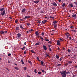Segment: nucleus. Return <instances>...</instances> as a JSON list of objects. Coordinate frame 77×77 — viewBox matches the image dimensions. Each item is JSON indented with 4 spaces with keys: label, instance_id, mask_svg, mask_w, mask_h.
I'll use <instances>...</instances> for the list:
<instances>
[{
    "label": "nucleus",
    "instance_id": "obj_35",
    "mask_svg": "<svg viewBox=\"0 0 77 77\" xmlns=\"http://www.w3.org/2000/svg\"><path fill=\"white\" fill-rule=\"evenodd\" d=\"M49 56H50L49 55L47 54L46 56L45 57H49Z\"/></svg>",
    "mask_w": 77,
    "mask_h": 77
},
{
    "label": "nucleus",
    "instance_id": "obj_40",
    "mask_svg": "<svg viewBox=\"0 0 77 77\" xmlns=\"http://www.w3.org/2000/svg\"><path fill=\"white\" fill-rule=\"evenodd\" d=\"M15 22L16 23H18V20H15Z\"/></svg>",
    "mask_w": 77,
    "mask_h": 77
},
{
    "label": "nucleus",
    "instance_id": "obj_11",
    "mask_svg": "<svg viewBox=\"0 0 77 77\" xmlns=\"http://www.w3.org/2000/svg\"><path fill=\"white\" fill-rule=\"evenodd\" d=\"M5 33L4 31H1L0 32V34H1V35H3Z\"/></svg>",
    "mask_w": 77,
    "mask_h": 77
},
{
    "label": "nucleus",
    "instance_id": "obj_41",
    "mask_svg": "<svg viewBox=\"0 0 77 77\" xmlns=\"http://www.w3.org/2000/svg\"><path fill=\"white\" fill-rule=\"evenodd\" d=\"M11 54L10 53L8 54V56H11Z\"/></svg>",
    "mask_w": 77,
    "mask_h": 77
},
{
    "label": "nucleus",
    "instance_id": "obj_52",
    "mask_svg": "<svg viewBox=\"0 0 77 77\" xmlns=\"http://www.w3.org/2000/svg\"><path fill=\"white\" fill-rule=\"evenodd\" d=\"M26 51H25L24 52V54H26Z\"/></svg>",
    "mask_w": 77,
    "mask_h": 77
},
{
    "label": "nucleus",
    "instance_id": "obj_18",
    "mask_svg": "<svg viewBox=\"0 0 77 77\" xmlns=\"http://www.w3.org/2000/svg\"><path fill=\"white\" fill-rule=\"evenodd\" d=\"M69 6H70L72 8L73 7V5L72 3H71L69 5Z\"/></svg>",
    "mask_w": 77,
    "mask_h": 77
},
{
    "label": "nucleus",
    "instance_id": "obj_27",
    "mask_svg": "<svg viewBox=\"0 0 77 77\" xmlns=\"http://www.w3.org/2000/svg\"><path fill=\"white\" fill-rule=\"evenodd\" d=\"M33 29H31L30 30H29V32H33Z\"/></svg>",
    "mask_w": 77,
    "mask_h": 77
},
{
    "label": "nucleus",
    "instance_id": "obj_12",
    "mask_svg": "<svg viewBox=\"0 0 77 77\" xmlns=\"http://www.w3.org/2000/svg\"><path fill=\"white\" fill-rule=\"evenodd\" d=\"M25 18L26 19V18H30V16H26L25 17Z\"/></svg>",
    "mask_w": 77,
    "mask_h": 77
},
{
    "label": "nucleus",
    "instance_id": "obj_4",
    "mask_svg": "<svg viewBox=\"0 0 77 77\" xmlns=\"http://www.w3.org/2000/svg\"><path fill=\"white\" fill-rule=\"evenodd\" d=\"M43 49L45 51H46V50H47V46H46L43 45Z\"/></svg>",
    "mask_w": 77,
    "mask_h": 77
},
{
    "label": "nucleus",
    "instance_id": "obj_10",
    "mask_svg": "<svg viewBox=\"0 0 77 77\" xmlns=\"http://www.w3.org/2000/svg\"><path fill=\"white\" fill-rule=\"evenodd\" d=\"M22 12H23V13L25 12H26V9L24 8V9H23L22 10Z\"/></svg>",
    "mask_w": 77,
    "mask_h": 77
},
{
    "label": "nucleus",
    "instance_id": "obj_39",
    "mask_svg": "<svg viewBox=\"0 0 77 77\" xmlns=\"http://www.w3.org/2000/svg\"><path fill=\"white\" fill-rule=\"evenodd\" d=\"M28 63H32V62L30 60H28Z\"/></svg>",
    "mask_w": 77,
    "mask_h": 77
},
{
    "label": "nucleus",
    "instance_id": "obj_13",
    "mask_svg": "<svg viewBox=\"0 0 77 77\" xmlns=\"http://www.w3.org/2000/svg\"><path fill=\"white\" fill-rule=\"evenodd\" d=\"M19 29H20V27H19V26H17L16 27V29L17 30H19Z\"/></svg>",
    "mask_w": 77,
    "mask_h": 77
},
{
    "label": "nucleus",
    "instance_id": "obj_64",
    "mask_svg": "<svg viewBox=\"0 0 77 77\" xmlns=\"http://www.w3.org/2000/svg\"><path fill=\"white\" fill-rule=\"evenodd\" d=\"M72 77H75V75H73V76H72Z\"/></svg>",
    "mask_w": 77,
    "mask_h": 77
},
{
    "label": "nucleus",
    "instance_id": "obj_3",
    "mask_svg": "<svg viewBox=\"0 0 77 77\" xmlns=\"http://www.w3.org/2000/svg\"><path fill=\"white\" fill-rule=\"evenodd\" d=\"M35 34L37 36V37L39 38V34L38 32V31L36 32Z\"/></svg>",
    "mask_w": 77,
    "mask_h": 77
},
{
    "label": "nucleus",
    "instance_id": "obj_24",
    "mask_svg": "<svg viewBox=\"0 0 77 77\" xmlns=\"http://www.w3.org/2000/svg\"><path fill=\"white\" fill-rule=\"evenodd\" d=\"M4 9H5V8H2L0 9V11H2H2H3V10H4Z\"/></svg>",
    "mask_w": 77,
    "mask_h": 77
},
{
    "label": "nucleus",
    "instance_id": "obj_36",
    "mask_svg": "<svg viewBox=\"0 0 77 77\" xmlns=\"http://www.w3.org/2000/svg\"><path fill=\"white\" fill-rule=\"evenodd\" d=\"M27 26H31V24L30 23H28L27 24Z\"/></svg>",
    "mask_w": 77,
    "mask_h": 77
},
{
    "label": "nucleus",
    "instance_id": "obj_63",
    "mask_svg": "<svg viewBox=\"0 0 77 77\" xmlns=\"http://www.w3.org/2000/svg\"><path fill=\"white\" fill-rule=\"evenodd\" d=\"M8 63H10V61H9V60H8Z\"/></svg>",
    "mask_w": 77,
    "mask_h": 77
},
{
    "label": "nucleus",
    "instance_id": "obj_22",
    "mask_svg": "<svg viewBox=\"0 0 77 77\" xmlns=\"http://www.w3.org/2000/svg\"><path fill=\"white\" fill-rule=\"evenodd\" d=\"M45 40L46 41H49V40L47 38H45Z\"/></svg>",
    "mask_w": 77,
    "mask_h": 77
},
{
    "label": "nucleus",
    "instance_id": "obj_58",
    "mask_svg": "<svg viewBox=\"0 0 77 77\" xmlns=\"http://www.w3.org/2000/svg\"><path fill=\"white\" fill-rule=\"evenodd\" d=\"M9 18H10V19H11V20H12V18L11 17H10Z\"/></svg>",
    "mask_w": 77,
    "mask_h": 77
},
{
    "label": "nucleus",
    "instance_id": "obj_53",
    "mask_svg": "<svg viewBox=\"0 0 77 77\" xmlns=\"http://www.w3.org/2000/svg\"><path fill=\"white\" fill-rule=\"evenodd\" d=\"M58 49V50H60V48H59L58 47L57 48Z\"/></svg>",
    "mask_w": 77,
    "mask_h": 77
},
{
    "label": "nucleus",
    "instance_id": "obj_51",
    "mask_svg": "<svg viewBox=\"0 0 77 77\" xmlns=\"http://www.w3.org/2000/svg\"><path fill=\"white\" fill-rule=\"evenodd\" d=\"M49 51H52V50H51V48H49Z\"/></svg>",
    "mask_w": 77,
    "mask_h": 77
},
{
    "label": "nucleus",
    "instance_id": "obj_61",
    "mask_svg": "<svg viewBox=\"0 0 77 77\" xmlns=\"http://www.w3.org/2000/svg\"><path fill=\"white\" fill-rule=\"evenodd\" d=\"M41 12V13H44V12H43V11H42Z\"/></svg>",
    "mask_w": 77,
    "mask_h": 77
},
{
    "label": "nucleus",
    "instance_id": "obj_21",
    "mask_svg": "<svg viewBox=\"0 0 77 77\" xmlns=\"http://www.w3.org/2000/svg\"><path fill=\"white\" fill-rule=\"evenodd\" d=\"M31 52H32V53H34V54H36V53H35V52L33 51V50H31Z\"/></svg>",
    "mask_w": 77,
    "mask_h": 77
},
{
    "label": "nucleus",
    "instance_id": "obj_46",
    "mask_svg": "<svg viewBox=\"0 0 77 77\" xmlns=\"http://www.w3.org/2000/svg\"><path fill=\"white\" fill-rule=\"evenodd\" d=\"M41 70L43 72H45V71L43 70L42 69Z\"/></svg>",
    "mask_w": 77,
    "mask_h": 77
},
{
    "label": "nucleus",
    "instance_id": "obj_42",
    "mask_svg": "<svg viewBox=\"0 0 77 77\" xmlns=\"http://www.w3.org/2000/svg\"><path fill=\"white\" fill-rule=\"evenodd\" d=\"M44 35V32H42V35L43 36V35Z\"/></svg>",
    "mask_w": 77,
    "mask_h": 77
},
{
    "label": "nucleus",
    "instance_id": "obj_20",
    "mask_svg": "<svg viewBox=\"0 0 77 77\" xmlns=\"http://www.w3.org/2000/svg\"><path fill=\"white\" fill-rule=\"evenodd\" d=\"M57 66H62V64H59L57 65Z\"/></svg>",
    "mask_w": 77,
    "mask_h": 77
},
{
    "label": "nucleus",
    "instance_id": "obj_14",
    "mask_svg": "<svg viewBox=\"0 0 77 77\" xmlns=\"http://www.w3.org/2000/svg\"><path fill=\"white\" fill-rule=\"evenodd\" d=\"M53 25L54 26V27L55 28H56L57 27V25L56 24H53Z\"/></svg>",
    "mask_w": 77,
    "mask_h": 77
},
{
    "label": "nucleus",
    "instance_id": "obj_26",
    "mask_svg": "<svg viewBox=\"0 0 77 77\" xmlns=\"http://www.w3.org/2000/svg\"><path fill=\"white\" fill-rule=\"evenodd\" d=\"M39 44H40V42H38V43H36V44H35V45H39Z\"/></svg>",
    "mask_w": 77,
    "mask_h": 77
},
{
    "label": "nucleus",
    "instance_id": "obj_34",
    "mask_svg": "<svg viewBox=\"0 0 77 77\" xmlns=\"http://www.w3.org/2000/svg\"><path fill=\"white\" fill-rule=\"evenodd\" d=\"M67 51H68V52L69 53H70V52H71V50H69V49H68L67 50Z\"/></svg>",
    "mask_w": 77,
    "mask_h": 77
},
{
    "label": "nucleus",
    "instance_id": "obj_25",
    "mask_svg": "<svg viewBox=\"0 0 77 77\" xmlns=\"http://www.w3.org/2000/svg\"><path fill=\"white\" fill-rule=\"evenodd\" d=\"M50 18H51V19H54V17H52V16H50L49 17Z\"/></svg>",
    "mask_w": 77,
    "mask_h": 77
},
{
    "label": "nucleus",
    "instance_id": "obj_16",
    "mask_svg": "<svg viewBox=\"0 0 77 77\" xmlns=\"http://www.w3.org/2000/svg\"><path fill=\"white\" fill-rule=\"evenodd\" d=\"M68 63H72V62L71 61H68L67 62Z\"/></svg>",
    "mask_w": 77,
    "mask_h": 77
},
{
    "label": "nucleus",
    "instance_id": "obj_56",
    "mask_svg": "<svg viewBox=\"0 0 77 77\" xmlns=\"http://www.w3.org/2000/svg\"><path fill=\"white\" fill-rule=\"evenodd\" d=\"M62 58H60V61H61L62 60Z\"/></svg>",
    "mask_w": 77,
    "mask_h": 77
},
{
    "label": "nucleus",
    "instance_id": "obj_29",
    "mask_svg": "<svg viewBox=\"0 0 77 77\" xmlns=\"http://www.w3.org/2000/svg\"><path fill=\"white\" fill-rule=\"evenodd\" d=\"M21 62H22V64H24V61H23V60H21Z\"/></svg>",
    "mask_w": 77,
    "mask_h": 77
},
{
    "label": "nucleus",
    "instance_id": "obj_17",
    "mask_svg": "<svg viewBox=\"0 0 77 77\" xmlns=\"http://www.w3.org/2000/svg\"><path fill=\"white\" fill-rule=\"evenodd\" d=\"M25 48H26V47L24 46L23 48H22L21 49L22 50H23Z\"/></svg>",
    "mask_w": 77,
    "mask_h": 77
},
{
    "label": "nucleus",
    "instance_id": "obj_50",
    "mask_svg": "<svg viewBox=\"0 0 77 77\" xmlns=\"http://www.w3.org/2000/svg\"><path fill=\"white\" fill-rule=\"evenodd\" d=\"M24 70H26L27 69L26 68V67H25L24 68Z\"/></svg>",
    "mask_w": 77,
    "mask_h": 77
},
{
    "label": "nucleus",
    "instance_id": "obj_62",
    "mask_svg": "<svg viewBox=\"0 0 77 77\" xmlns=\"http://www.w3.org/2000/svg\"><path fill=\"white\" fill-rule=\"evenodd\" d=\"M27 77H30V76H29V75H27Z\"/></svg>",
    "mask_w": 77,
    "mask_h": 77
},
{
    "label": "nucleus",
    "instance_id": "obj_57",
    "mask_svg": "<svg viewBox=\"0 0 77 77\" xmlns=\"http://www.w3.org/2000/svg\"><path fill=\"white\" fill-rule=\"evenodd\" d=\"M29 31H26V32L27 33H29Z\"/></svg>",
    "mask_w": 77,
    "mask_h": 77
},
{
    "label": "nucleus",
    "instance_id": "obj_6",
    "mask_svg": "<svg viewBox=\"0 0 77 77\" xmlns=\"http://www.w3.org/2000/svg\"><path fill=\"white\" fill-rule=\"evenodd\" d=\"M60 41L59 40H58L57 42V45H60Z\"/></svg>",
    "mask_w": 77,
    "mask_h": 77
},
{
    "label": "nucleus",
    "instance_id": "obj_19",
    "mask_svg": "<svg viewBox=\"0 0 77 77\" xmlns=\"http://www.w3.org/2000/svg\"><path fill=\"white\" fill-rule=\"evenodd\" d=\"M20 27L21 29H24V28H23L22 25H20Z\"/></svg>",
    "mask_w": 77,
    "mask_h": 77
},
{
    "label": "nucleus",
    "instance_id": "obj_54",
    "mask_svg": "<svg viewBox=\"0 0 77 77\" xmlns=\"http://www.w3.org/2000/svg\"><path fill=\"white\" fill-rule=\"evenodd\" d=\"M72 58H73L74 59H75L76 58V57H72Z\"/></svg>",
    "mask_w": 77,
    "mask_h": 77
},
{
    "label": "nucleus",
    "instance_id": "obj_33",
    "mask_svg": "<svg viewBox=\"0 0 77 77\" xmlns=\"http://www.w3.org/2000/svg\"><path fill=\"white\" fill-rule=\"evenodd\" d=\"M40 38L42 40V41H44V38H43L40 37Z\"/></svg>",
    "mask_w": 77,
    "mask_h": 77
},
{
    "label": "nucleus",
    "instance_id": "obj_8",
    "mask_svg": "<svg viewBox=\"0 0 77 77\" xmlns=\"http://www.w3.org/2000/svg\"><path fill=\"white\" fill-rule=\"evenodd\" d=\"M42 22L43 24H45V23H46L47 22V20H45L43 21H42Z\"/></svg>",
    "mask_w": 77,
    "mask_h": 77
},
{
    "label": "nucleus",
    "instance_id": "obj_9",
    "mask_svg": "<svg viewBox=\"0 0 77 77\" xmlns=\"http://www.w3.org/2000/svg\"><path fill=\"white\" fill-rule=\"evenodd\" d=\"M17 37H20L21 36V34L20 33H18L17 34Z\"/></svg>",
    "mask_w": 77,
    "mask_h": 77
},
{
    "label": "nucleus",
    "instance_id": "obj_47",
    "mask_svg": "<svg viewBox=\"0 0 77 77\" xmlns=\"http://www.w3.org/2000/svg\"><path fill=\"white\" fill-rule=\"evenodd\" d=\"M74 26H70V28L71 29L72 28H73Z\"/></svg>",
    "mask_w": 77,
    "mask_h": 77
},
{
    "label": "nucleus",
    "instance_id": "obj_44",
    "mask_svg": "<svg viewBox=\"0 0 77 77\" xmlns=\"http://www.w3.org/2000/svg\"><path fill=\"white\" fill-rule=\"evenodd\" d=\"M38 73L39 74H41V72H38Z\"/></svg>",
    "mask_w": 77,
    "mask_h": 77
},
{
    "label": "nucleus",
    "instance_id": "obj_31",
    "mask_svg": "<svg viewBox=\"0 0 77 77\" xmlns=\"http://www.w3.org/2000/svg\"><path fill=\"white\" fill-rule=\"evenodd\" d=\"M62 7H64V6H65V4L63 3V4L62 5Z\"/></svg>",
    "mask_w": 77,
    "mask_h": 77
},
{
    "label": "nucleus",
    "instance_id": "obj_49",
    "mask_svg": "<svg viewBox=\"0 0 77 77\" xmlns=\"http://www.w3.org/2000/svg\"><path fill=\"white\" fill-rule=\"evenodd\" d=\"M38 23L39 24H40V23H41V21H40V20H38Z\"/></svg>",
    "mask_w": 77,
    "mask_h": 77
},
{
    "label": "nucleus",
    "instance_id": "obj_48",
    "mask_svg": "<svg viewBox=\"0 0 77 77\" xmlns=\"http://www.w3.org/2000/svg\"><path fill=\"white\" fill-rule=\"evenodd\" d=\"M4 33H7V32H8V31H6L5 32L4 31Z\"/></svg>",
    "mask_w": 77,
    "mask_h": 77
},
{
    "label": "nucleus",
    "instance_id": "obj_32",
    "mask_svg": "<svg viewBox=\"0 0 77 77\" xmlns=\"http://www.w3.org/2000/svg\"><path fill=\"white\" fill-rule=\"evenodd\" d=\"M39 1H34V3H38V2H39Z\"/></svg>",
    "mask_w": 77,
    "mask_h": 77
},
{
    "label": "nucleus",
    "instance_id": "obj_45",
    "mask_svg": "<svg viewBox=\"0 0 77 77\" xmlns=\"http://www.w3.org/2000/svg\"><path fill=\"white\" fill-rule=\"evenodd\" d=\"M60 40L61 41H63V40H62V38H60Z\"/></svg>",
    "mask_w": 77,
    "mask_h": 77
},
{
    "label": "nucleus",
    "instance_id": "obj_55",
    "mask_svg": "<svg viewBox=\"0 0 77 77\" xmlns=\"http://www.w3.org/2000/svg\"><path fill=\"white\" fill-rule=\"evenodd\" d=\"M69 34V33L68 32H67L66 33V35H68Z\"/></svg>",
    "mask_w": 77,
    "mask_h": 77
},
{
    "label": "nucleus",
    "instance_id": "obj_1",
    "mask_svg": "<svg viewBox=\"0 0 77 77\" xmlns=\"http://www.w3.org/2000/svg\"><path fill=\"white\" fill-rule=\"evenodd\" d=\"M66 70H65L64 71H62L60 72V73L61 74V75L63 77H66V74H70V72L69 71L67 72H66Z\"/></svg>",
    "mask_w": 77,
    "mask_h": 77
},
{
    "label": "nucleus",
    "instance_id": "obj_15",
    "mask_svg": "<svg viewBox=\"0 0 77 77\" xmlns=\"http://www.w3.org/2000/svg\"><path fill=\"white\" fill-rule=\"evenodd\" d=\"M53 23L54 24H56L57 23V21H53Z\"/></svg>",
    "mask_w": 77,
    "mask_h": 77
},
{
    "label": "nucleus",
    "instance_id": "obj_37",
    "mask_svg": "<svg viewBox=\"0 0 77 77\" xmlns=\"http://www.w3.org/2000/svg\"><path fill=\"white\" fill-rule=\"evenodd\" d=\"M41 63L42 65H43L44 62H43V61H41Z\"/></svg>",
    "mask_w": 77,
    "mask_h": 77
},
{
    "label": "nucleus",
    "instance_id": "obj_7",
    "mask_svg": "<svg viewBox=\"0 0 77 77\" xmlns=\"http://www.w3.org/2000/svg\"><path fill=\"white\" fill-rule=\"evenodd\" d=\"M72 17L73 18H76L77 17V15H76V14H74L73 15H72Z\"/></svg>",
    "mask_w": 77,
    "mask_h": 77
},
{
    "label": "nucleus",
    "instance_id": "obj_59",
    "mask_svg": "<svg viewBox=\"0 0 77 77\" xmlns=\"http://www.w3.org/2000/svg\"><path fill=\"white\" fill-rule=\"evenodd\" d=\"M24 45H26V42L24 43Z\"/></svg>",
    "mask_w": 77,
    "mask_h": 77
},
{
    "label": "nucleus",
    "instance_id": "obj_28",
    "mask_svg": "<svg viewBox=\"0 0 77 77\" xmlns=\"http://www.w3.org/2000/svg\"><path fill=\"white\" fill-rule=\"evenodd\" d=\"M56 57L57 59H59V56H58V55H56Z\"/></svg>",
    "mask_w": 77,
    "mask_h": 77
},
{
    "label": "nucleus",
    "instance_id": "obj_30",
    "mask_svg": "<svg viewBox=\"0 0 77 77\" xmlns=\"http://www.w3.org/2000/svg\"><path fill=\"white\" fill-rule=\"evenodd\" d=\"M71 31H72L73 32H75V33H76V32H77V31H76L72 29L71 30Z\"/></svg>",
    "mask_w": 77,
    "mask_h": 77
},
{
    "label": "nucleus",
    "instance_id": "obj_38",
    "mask_svg": "<svg viewBox=\"0 0 77 77\" xmlns=\"http://www.w3.org/2000/svg\"><path fill=\"white\" fill-rule=\"evenodd\" d=\"M36 71H37L36 70V69H35L34 70V72H35V73H38L37 72H36Z\"/></svg>",
    "mask_w": 77,
    "mask_h": 77
},
{
    "label": "nucleus",
    "instance_id": "obj_60",
    "mask_svg": "<svg viewBox=\"0 0 77 77\" xmlns=\"http://www.w3.org/2000/svg\"><path fill=\"white\" fill-rule=\"evenodd\" d=\"M37 60H38L39 58L38 57H37Z\"/></svg>",
    "mask_w": 77,
    "mask_h": 77
},
{
    "label": "nucleus",
    "instance_id": "obj_23",
    "mask_svg": "<svg viewBox=\"0 0 77 77\" xmlns=\"http://www.w3.org/2000/svg\"><path fill=\"white\" fill-rule=\"evenodd\" d=\"M14 69H16L17 70H18L19 69L18 68L16 67H14Z\"/></svg>",
    "mask_w": 77,
    "mask_h": 77
},
{
    "label": "nucleus",
    "instance_id": "obj_2",
    "mask_svg": "<svg viewBox=\"0 0 77 77\" xmlns=\"http://www.w3.org/2000/svg\"><path fill=\"white\" fill-rule=\"evenodd\" d=\"M6 12V11L5 10H4L3 11H1V14L0 15H2V16H3L5 14V13Z\"/></svg>",
    "mask_w": 77,
    "mask_h": 77
},
{
    "label": "nucleus",
    "instance_id": "obj_5",
    "mask_svg": "<svg viewBox=\"0 0 77 77\" xmlns=\"http://www.w3.org/2000/svg\"><path fill=\"white\" fill-rule=\"evenodd\" d=\"M52 4L54 6H55V7L57 6V4H56L55 2H53Z\"/></svg>",
    "mask_w": 77,
    "mask_h": 77
},
{
    "label": "nucleus",
    "instance_id": "obj_43",
    "mask_svg": "<svg viewBox=\"0 0 77 77\" xmlns=\"http://www.w3.org/2000/svg\"><path fill=\"white\" fill-rule=\"evenodd\" d=\"M45 18H47L48 19V18H49V17H45Z\"/></svg>",
    "mask_w": 77,
    "mask_h": 77
}]
</instances>
